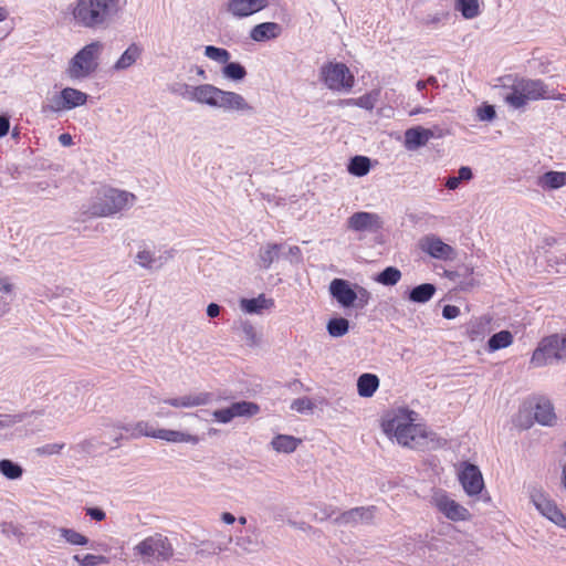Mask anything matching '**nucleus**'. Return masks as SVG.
<instances>
[{
  "mask_svg": "<svg viewBox=\"0 0 566 566\" xmlns=\"http://www.w3.org/2000/svg\"><path fill=\"white\" fill-rule=\"evenodd\" d=\"M337 512V509L333 505H323L318 507V511L315 513V518L323 522L332 516H334Z\"/></svg>",
  "mask_w": 566,
  "mask_h": 566,
  "instance_id": "603ef678",
  "label": "nucleus"
},
{
  "mask_svg": "<svg viewBox=\"0 0 566 566\" xmlns=\"http://www.w3.org/2000/svg\"><path fill=\"white\" fill-rule=\"evenodd\" d=\"M142 48L137 43H132L114 64V70L122 71L130 67L142 55Z\"/></svg>",
  "mask_w": 566,
  "mask_h": 566,
  "instance_id": "cd10ccee",
  "label": "nucleus"
},
{
  "mask_svg": "<svg viewBox=\"0 0 566 566\" xmlns=\"http://www.w3.org/2000/svg\"><path fill=\"white\" fill-rule=\"evenodd\" d=\"M420 248L430 256L440 260L450 259L454 252L451 245L444 243L440 238L436 235H428L423 238L420 242Z\"/></svg>",
  "mask_w": 566,
  "mask_h": 566,
  "instance_id": "2eb2a0df",
  "label": "nucleus"
},
{
  "mask_svg": "<svg viewBox=\"0 0 566 566\" xmlns=\"http://www.w3.org/2000/svg\"><path fill=\"white\" fill-rule=\"evenodd\" d=\"M437 289L431 283H422L408 292V300L413 303H426L432 298Z\"/></svg>",
  "mask_w": 566,
  "mask_h": 566,
  "instance_id": "c756f323",
  "label": "nucleus"
},
{
  "mask_svg": "<svg viewBox=\"0 0 566 566\" xmlns=\"http://www.w3.org/2000/svg\"><path fill=\"white\" fill-rule=\"evenodd\" d=\"M283 256L291 263H301L303 261L302 251L297 245L290 247L287 252L283 253Z\"/></svg>",
  "mask_w": 566,
  "mask_h": 566,
  "instance_id": "6e6d98bb",
  "label": "nucleus"
},
{
  "mask_svg": "<svg viewBox=\"0 0 566 566\" xmlns=\"http://www.w3.org/2000/svg\"><path fill=\"white\" fill-rule=\"evenodd\" d=\"M478 117L480 120H488L491 122L496 117V112L494 106L492 105H484L482 107L478 108Z\"/></svg>",
  "mask_w": 566,
  "mask_h": 566,
  "instance_id": "864d4df0",
  "label": "nucleus"
},
{
  "mask_svg": "<svg viewBox=\"0 0 566 566\" xmlns=\"http://www.w3.org/2000/svg\"><path fill=\"white\" fill-rule=\"evenodd\" d=\"M536 185L543 190L559 189L566 186V172L554 170L547 171L537 178Z\"/></svg>",
  "mask_w": 566,
  "mask_h": 566,
  "instance_id": "393cba45",
  "label": "nucleus"
},
{
  "mask_svg": "<svg viewBox=\"0 0 566 566\" xmlns=\"http://www.w3.org/2000/svg\"><path fill=\"white\" fill-rule=\"evenodd\" d=\"M59 534L67 544L73 546H87L90 544V538L74 528L60 527Z\"/></svg>",
  "mask_w": 566,
  "mask_h": 566,
  "instance_id": "72a5a7b5",
  "label": "nucleus"
},
{
  "mask_svg": "<svg viewBox=\"0 0 566 566\" xmlns=\"http://www.w3.org/2000/svg\"><path fill=\"white\" fill-rule=\"evenodd\" d=\"M136 196L132 192L115 188L105 189L90 206L91 217H108L133 206Z\"/></svg>",
  "mask_w": 566,
  "mask_h": 566,
  "instance_id": "20e7f679",
  "label": "nucleus"
},
{
  "mask_svg": "<svg viewBox=\"0 0 566 566\" xmlns=\"http://www.w3.org/2000/svg\"><path fill=\"white\" fill-rule=\"evenodd\" d=\"M458 178L460 181H469L473 178V172L470 167L463 166L459 169Z\"/></svg>",
  "mask_w": 566,
  "mask_h": 566,
  "instance_id": "338daca9",
  "label": "nucleus"
},
{
  "mask_svg": "<svg viewBox=\"0 0 566 566\" xmlns=\"http://www.w3.org/2000/svg\"><path fill=\"white\" fill-rule=\"evenodd\" d=\"M212 399L213 395L211 392H199L177 398H169L165 400V403L176 408H190L208 405L212 401Z\"/></svg>",
  "mask_w": 566,
  "mask_h": 566,
  "instance_id": "a211bd4d",
  "label": "nucleus"
},
{
  "mask_svg": "<svg viewBox=\"0 0 566 566\" xmlns=\"http://www.w3.org/2000/svg\"><path fill=\"white\" fill-rule=\"evenodd\" d=\"M134 554L144 563L168 562L174 556V547L166 536L155 534L138 543L134 547Z\"/></svg>",
  "mask_w": 566,
  "mask_h": 566,
  "instance_id": "423d86ee",
  "label": "nucleus"
},
{
  "mask_svg": "<svg viewBox=\"0 0 566 566\" xmlns=\"http://www.w3.org/2000/svg\"><path fill=\"white\" fill-rule=\"evenodd\" d=\"M357 293V298L354 304V306L358 307V308H363L365 307L367 304H368V301L370 298V293L364 289V287H359L358 292Z\"/></svg>",
  "mask_w": 566,
  "mask_h": 566,
  "instance_id": "bf43d9fd",
  "label": "nucleus"
},
{
  "mask_svg": "<svg viewBox=\"0 0 566 566\" xmlns=\"http://www.w3.org/2000/svg\"><path fill=\"white\" fill-rule=\"evenodd\" d=\"M283 243L268 242L259 249L258 266L261 270H269L274 261L279 260Z\"/></svg>",
  "mask_w": 566,
  "mask_h": 566,
  "instance_id": "6ab92c4d",
  "label": "nucleus"
},
{
  "mask_svg": "<svg viewBox=\"0 0 566 566\" xmlns=\"http://www.w3.org/2000/svg\"><path fill=\"white\" fill-rule=\"evenodd\" d=\"M218 96V108H222L224 111H253V107L245 101V98L235 92L223 91L220 88Z\"/></svg>",
  "mask_w": 566,
  "mask_h": 566,
  "instance_id": "f3484780",
  "label": "nucleus"
},
{
  "mask_svg": "<svg viewBox=\"0 0 566 566\" xmlns=\"http://www.w3.org/2000/svg\"><path fill=\"white\" fill-rule=\"evenodd\" d=\"M379 387V378L375 374L365 373L357 379V391L363 398L371 397Z\"/></svg>",
  "mask_w": 566,
  "mask_h": 566,
  "instance_id": "bb28decb",
  "label": "nucleus"
},
{
  "mask_svg": "<svg viewBox=\"0 0 566 566\" xmlns=\"http://www.w3.org/2000/svg\"><path fill=\"white\" fill-rule=\"evenodd\" d=\"M370 170V159L365 156H355L350 159L348 171L353 176L363 177Z\"/></svg>",
  "mask_w": 566,
  "mask_h": 566,
  "instance_id": "c9c22d12",
  "label": "nucleus"
},
{
  "mask_svg": "<svg viewBox=\"0 0 566 566\" xmlns=\"http://www.w3.org/2000/svg\"><path fill=\"white\" fill-rule=\"evenodd\" d=\"M321 80L333 91H350L355 77L348 66L340 62H328L321 67Z\"/></svg>",
  "mask_w": 566,
  "mask_h": 566,
  "instance_id": "0eeeda50",
  "label": "nucleus"
},
{
  "mask_svg": "<svg viewBox=\"0 0 566 566\" xmlns=\"http://www.w3.org/2000/svg\"><path fill=\"white\" fill-rule=\"evenodd\" d=\"M401 279V272L395 266H387L376 277V281L386 286H392Z\"/></svg>",
  "mask_w": 566,
  "mask_h": 566,
  "instance_id": "79ce46f5",
  "label": "nucleus"
},
{
  "mask_svg": "<svg viewBox=\"0 0 566 566\" xmlns=\"http://www.w3.org/2000/svg\"><path fill=\"white\" fill-rule=\"evenodd\" d=\"M65 448V443L64 442H61V443H48V444H44L42 447H39L35 449V452L38 455H53V454H59L61 453V451Z\"/></svg>",
  "mask_w": 566,
  "mask_h": 566,
  "instance_id": "de8ad7c7",
  "label": "nucleus"
},
{
  "mask_svg": "<svg viewBox=\"0 0 566 566\" xmlns=\"http://www.w3.org/2000/svg\"><path fill=\"white\" fill-rule=\"evenodd\" d=\"M212 416H213L214 420H217L218 422H221V423H228L235 418L233 415L231 405L227 408L214 410Z\"/></svg>",
  "mask_w": 566,
  "mask_h": 566,
  "instance_id": "3c124183",
  "label": "nucleus"
},
{
  "mask_svg": "<svg viewBox=\"0 0 566 566\" xmlns=\"http://www.w3.org/2000/svg\"><path fill=\"white\" fill-rule=\"evenodd\" d=\"M459 480L469 495H478L483 486V478L480 469L469 462L463 463V469L459 473Z\"/></svg>",
  "mask_w": 566,
  "mask_h": 566,
  "instance_id": "9b49d317",
  "label": "nucleus"
},
{
  "mask_svg": "<svg viewBox=\"0 0 566 566\" xmlns=\"http://www.w3.org/2000/svg\"><path fill=\"white\" fill-rule=\"evenodd\" d=\"M269 6L268 0H229L227 11L234 18L250 17Z\"/></svg>",
  "mask_w": 566,
  "mask_h": 566,
  "instance_id": "f8f14e48",
  "label": "nucleus"
},
{
  "mask_svg": "<svg viewBox=\"0 0 566 566\" xmlns=\"http://www.w3.org/2000/svg\"><path fill=\"white\" fill-rule=\"evenodd\" d=\"M433 137V133L421 126L409 128L405 132V146L409 150L417 149L424 146L430 138Z\"/></svg>",
  "mask_w": 566,
  "mask_h": 566,
  "instance_id": "4be33fe9",
  "label": "nucleus"
},
{
  "mask_svg": "<svg viewBox=\"0 0 566 566\" xmlns=\"http://www.w3.org/2000/svg\"><path fill=\"white\" fill-rule=\"evenodd\" d=\"M559 359L566 361V334H558Z\"/></svg>",
  "mask_w": 566,
  "mask_h": 566,
  "instance_id": "69168bd1",
  "label": "nucleus"
},
{
  "mask_svg": "<svg viewBox=\"0 0 566 566\" xmlns=\"http://www.w3.org/2000/svg\"><path fill=\"white\" fill-rule=\"evenodd\" d=\"M12 298L0 295V319L10 312Z\"/></svg>",
  "mask_w": 566,
  "mask_h": 566,
  "instance_id": "e2e57ef3",
  "label": "nucleus"
},
{
  "mask_svg": "<svg viewBox=\"0 0 566 566\" xmlns=\"http://www.w3.org/2000/svg\"><path fill=\"white\" fill-rule=\"evenodd\" d=\"M532 501L543 516L556 525L566 528V515L558 509L554 501L549 500L541 492L534 493Z\"/></svg>",
  "mask_w": 566,
  "mask_h": 566,
  "instance_id": "9d476101",
  "label": "nucleus"
},
{
  "mask_svg": "<svg viewBox=\"0 0 566 566\" xmlns=\"http://www.w3.org/2000/svg\"><path fill=\"white\" fill-rule=\"evenodd\" d=\"M331 295L343 306H354L357 293L352 289L348 281L343 279H334L329 284Z\"/></svg>",
  "mask_w": 566,
  "mask_h": 566,
  "instance_id": "4468645a",
  "label": "nucleus"
},
{
  "mask_svg": "<svg viewBox=\"0 0 566 566\" xmlns=\"http://www.w3.org/2000/svg\"><path fill=\"white\" fill-rule=\"evenodd\" d=\"M241 329L245 335V338L249 340L251 346L256 344V333L253 325L249 321H244L241 323Z\"/></svg>",
  "mask_w": 566,
  "mask_h": 566,
  "instance_id": "5fc2aeb1",
  "label": "nucleus"
},
{
  "mask_svg": "<svg viewBox=\"0 0 566 566\" xmlns=\"http://www.w3.org/2000/svg\"><path fill=\"white\" fill-rule=\"evenodd\" d=\"M222 74L226 78L232 81H242L247 76L245 67L239 62H227L222 67Z\"/></svg>",
  "mask_w": 566,
  "mask_h": 566,
  "instance_id": "58836bf2",
  "label": "nucleus"
},
{
  "mask_svg": "<svg viewBox=\"0 0 566 566\" xmlns=\"http://www.w3.org/2000/svg\"><path fill=\"white\" fill-rule=\"evenodd\" d=\"M86 515H88L92 520L96 522H102L105 520L106 514L99 507H88L86 509Z\"/></svg>",
  "mask_w": 566,
  "mask_h": 566,
  "instance_id": "052dcab7",
  "label": "nucleus"
},
{
  "mask_svg": "<svg viewBox=\"0 0 566 566\" xmlns=\"http://www.w3.org/2000/svg\"><path fill=\"white\" fill-rule=\"evenodd\" d=\"M13 291V285L9 282L8 279H0V293L2 295H8L10 297V294Z\"/></svg>",
  "mask_w": 566,
  "mask_h": 566,
  "instance_id": "774afa93",
  "label": "nucleus"
},
{
  "mask_svg": "<svg viewBox=\"0 0 566 566\" xmlns=\"http://www.w3.org/2000/svg\"><path fill=\"white\" fill-rule=\"evenodd\" d=\"M346 227L355 232L377 233L382 229L384 220L375 212L358 211L347 219Z\"/></svg>",
  "mask_w": 566,
  "mask_h": 566,
  "instance_id": "6e6552de",
  "label": "nucleus"
},
{
  "mask_svg": "<svg viewBox=\"0 0 566 566\" xmlns=\"http://www.w3.org/2000/svg\"><path fill=\"white\" fill-rule=\"evenodd\" d=\"M378 97H379V91L374 90L363 96H359L358 98H349V99L345 101V103L347 105H355L360 108L371 111L375 107L376 102L378 101Z\"/></svg>",
  "mask_w": 566,
  "mask_h": 566,
  "instance_id": "4c0bfd02",
  "label": "nucleus"
},
{
  "mask_svg": "<svg viewBox=\"0 0 566 566\" xmlns=\"http://www.w3.org/2000/svg\"><path fill=\"white\" fill-rule=\"evenodd\" d=\"M500 81L503 90H507L502 94L504 101L516 109L524 107L530 101L547 98L566 101V94H549L547 85L542 80L507 75Z\"/></svg>",
  "mask_w": 566,
  "mask_h": 566,
  "instance_id": "7ed1b4c3",
  "label": "nucleus"
},
{
  "mask_svg": "<svg viewBox=\"0 0 566 566\" xmlns=\"http://www.w3.org/2000/svg\"><path fill=\"white\" fill-rule=\"evenodd\" d=\"M460 314V308L455 305H446L442 310V316L446 319H453Z\"/></svg>",
  "mask_w": 566,
  "mask_h": 566,
  "instance_id": "680f3d73",
  "label": "nucleus"
},
{
  "mask_svg": "<svg viewBox=\"0 0 566 566\" xmlns=\"http://www.w3.org/2000/svg\"><path fill=\"white\" fill-rule=\"evenodd\" d=\"M534 418L543 426H553L556 421L553 403L546 398H538L534 406Z\"/></svg>",
  "mask_w": 566,
  "mask_h": 566,
  "instance_id": "5701e85b",
  "label": "nucleus"
},
{
  "mask_svg": "<svg viewBox=\"0 0 566 566\" xmlns=\"http://www.w3.org/2000/svg\"><path fill=\"white\" fill-rule=\"evenodd\" d=\"M454 9L461 12L464 19L471 20L480 14L479 0H455Z\"/></svg>",
  "mask_w": 566,
  "mask_h": 566,
  "instance_id": "473e14b6",
  "label": "nucleus"
},
{
  "mask_svg": "<svg viewBox=\"0 0 566 566\" xmlns=\"http://www.w3.org/2000/svg\"><path fill=\"white\" fill-rule=\"evenodd\" d=\"M291 409L300 413H304L306 411H312L314 409V403L308 397H302L293 400Z\"/></svg>",
  "mask_w": 566,
  "mask_h": 566,
  "instance_id": "09e8293b",
  "label": "nucleus"
},
{
  "mask_svg": "<svg viewBox=\"0 0 566 566\" xmlns=\"http://www.w3.org/2000/svg\"><path fill=\"white\" fill-rule=\"evenodd\" d=\"M301 440L287 434H277L273 438L271 446L277 452L291 453L296 450Z\"/></svg>",
  "mask_w": 566,
  "mask_h": 566,
  "instance_id": "2f4dec72",
  "label": "nucleus"
},
{
  "mask_svg": "<svg viewBox=\"0 0 566 566\" xmlns=\"http://www.w3.org/2000/svg\"><path fill=\"white\" fill-rule=\"evenodd\" d=\"M81 562L82 566H99L108 564V558L104 555L85 554Z\"/></svg>",
  "mask_w": 566,
  "mask_h": 566,
  "instance_id": "8fccbe9b",
  "label": "nucleus"
},
{
  "mask_svg": "<svg viewBox=\"0 0 566 566\" xmlns=\"http://www.w3.org/2000/svg\"><path fill=\"white\" fill-rule=\"evenodd\" d=\"M433 500L437 509L443 513L447 518L459 522L469 517V511L449 496L442 494L436 496Z\"/></svg>",
  "mask_w": 566,
  "mask_h": 566,
  "instance_id": "ddd939ff",
  "label": "nucleus"
},
{
  "mask_svg": "<svg viewBox=\"0 0 566 566\" xmlns=\"http://www.w3.org/2000/svg\"><path fill=\"white\" fill-rule=\"evenodd\" d=\"M558 348V334L544 337L533 352L531 363L537 367L545 366L553 360L560 361Z\"/></svg>",
  "mask_w": 566,
  "mask_h": 566,
  "instance_id": "1a4fd4ad",
  "label": "nucleus"
},
{
  "mask_svg": "<svg viewBox=\"0 0 566 566\" xmlns=\"http://www.w3.org/2000/svg\"><path fill=\"white\" fill-rule=\"evenodd\" d=\"M137 263L143 266L150 269L151 263L155 261L153 254L149 251H139L136 255Z\"/></svg>",
  "mask_w": 566,
  "mask_h": 566,
  "instance_id": "4d7b16f0",
  "label": "nucleus"
},
{
  "mask_svg": "<svg viewBox=\"0 0 566 566\" xmlns=\"http://www.w3.org/2000/svg\"><path fill=\"white\" fill-rule=\"evenodd\" d=\"M376 512V506H358L340 513L334 518L337 525L357 524L358 522H370Z\"/></svg>",
  "mask_w": 566,
  "mask_h": 566,
  "instance_id": "dca6fc26",
  "label": "nucleus"
},
{
  "mask_svg": "<svg viewBox=\"0 0 566 566\" xmlns=\"http://www.w3.org/2000/svg\"><path fill=\"white\" fill-rule=\"evenodd\" d=\"M234 417H253L260 412V406L252 401H237L231 405Z\"/></svg>",
  "mask_w": 566,
  "mask_h": 566,
  "instance_id": "f704fd0d",
  "label": "nucleus"
},
{
  "mask_svg": "<svg viewBox=\"0 0 566 566\" xmlns=\"http://www.w3.org/2000/svg\"><path fill=\"white\" fill-rule=\"evenodd\" d=\"M417 413L407 408L388 411L381 418L384 433L398 444L418 451H424L440 446V439L426 426L415 423Z\"/></svg>",
  "mask_w": 566,
  "mask_h": 566,
  "instance_id": "f257e3e1",
  "label": "nucleus"
},
{
  "mask_svg": "<svg viewBox=\"0 0 566 566\" xmlns=\"http://www.w3.org/2000/svg\"><path fill=\"white\" fill-rule=\"evenodd\" d=\"M282 31V27L276 22H263L252 28L250 38L255 42H264L279 38Z\"/></svg>",
  "mask_w": 566,
  "mask_h": 566,
  "instance_id": "412c9836",
  "label": "nucleus"
},
{
  "mask_svg": "<svg viewBox=\"0 0 566 566\" xmlns=\"http://www.w3.org/2000/svg\"><path fill=\"white\" fill-rule=\"evenodd\" d=\"M61 97L65 102L67 109H72L84 105L87 102L88 95L80 90L65 87L61 91Z\"/></svg>",
  "mask_w": 566,
  "mask_h": 566,
  "instance_id": "7c9ffc66",
  "label": "nucleus"
},
{
  "mask_svg": "<svg viewBox=\"0 0 566 566\" xmlns=\"http://www.w3.org/2000/svg\"><path fill=\"white\" fill-rule=\"evenodd\" d=\"M114 427L126 433V440L138 439L140 437H150L151 432V427L146 421H138L134 424L118 422Z\"/></svg>",
  "mask_w": 566,
  "mask_h": 566,
  "instance_id": "a878e982",
  "label": "nucleus"
},
{
  "mask_svg": "<svg viewBox=\"0 0 566 566\" xmlns=\"http://www.w3.org/2000/svg\"><path fill=\"white\" fill-rule=\"evenodd\" d=\"M513 342V335L509 331H501L493 334L489 340L488 346L491 352L499 350L510 346Z\"/></svg>",
  "mask_w": 566,
  "mask_h": 566,
  "instance_id": "e433bc0d",
  "label": "nucleus"
},
{
  "mask_svg": "<svg viewBox=\"0 0 566 566\" xmlns=\"http://www.w3.org/2000/svg\"><path fill=\"white\" fill-rule=\"evenodd\" d=\"M103 43L93 41L83 46L70 61L67 73L71 78H83L95 73Z\"/></svg>",
  "mask_w": 566,
  "mask_h": 566,
  "instance_id": "39448f33",
  "label": "nucleus"
},
{
  "mask_svg": "<svg viewBox=\"0 0 566 566\" xmlns=\"http://www.w3.org/2000/svg\"><path fill=\"white\" fill-rule=\"evenodd\" d=\"M326 328L332 337H342L348 333L349 322L344 317L332 318L328 321Z\"/></svg>",
  "mask_w": 566,
  "mask_h": 566,
  "instance_id": "a19ab883",
  "label": "nucleus"
},
{
  "mask_svg": "<svg viewBox=\"0 0 566 566\" xmlns=\"http://www.w3.org/2000/svg\"><path fill=\"white\" fill-rule=\"evenodd\" d=\"M219 87L211 84L198 85L192 88L190 98L200 104H207L211 107H217L219 103Z\"/></svg>",
  "mask_w": 566,
  "mask_h": 566,
  "instance_id": "aec40b11",
  "label": "nucleus"
},
{
  "mask_svg": "<svg viewBox=\"0 0 566 566\" xmlns=\"http://www.w3.org/2000/svg\"><path fill=\"white\" fill-rule=\"evenodd\" d=\"M273 305V300L266 298L264 294H260L254 298H242L240 301L241 308L250 314L260 313L262 310L271 308Z\"/></svg>",
  "mask_w": 566,
  "mask_h": 566,
  "instance_id": "c85d7f7f",
  "label": "nucleus"
},
{
  "mask_svg": "<svg viewBox=\"0 0 566 566\" xmlns=\"http://www.w3.org/2000/svg\"><path fill=\"white\" fill-rule=\"evenodd\" d=\"M205 55L213 61L226 64L230 60V53L228 50L217 48L213 45H207L205 49Z\"/></svg>",
  "mask_w": 566,
  "mask_h": 566,
  "instance_id": "c03bdc74",
  "label": "nucleus"
},
{
  "mask_svg": "<svg viewBox=\"0 0 566 566\" xmlns=\"http://www.w3.org/2000/svg\"><path fill=\"white\" fill-rule=\"evenodd\" d=\"M67 106L65 102L61 97V92L52 96L48 104H43L41 107V112L43 114L46 113H59L62 111H66Z\"/></svg>",
  "mask_w": 566,
  "mask_h": 566,
  "instance_id": "a18cd8bd",
  "label": "nucleus"
},
{
  "mask_svg": "<svg viewBox=\"0 0 566 566\" xmlns=\"http://www.w3.org/2000/svg\"><path fill=\"white\" fill-rule=\"evenodd\" d=\"M123 0H76L71 9L74 25L90 31H105L119 19Z\"/></svg>",
  "mask_w": 566,
  "mask_h": 566,
  "instance_id": "f03ea898",
  "label": "nucleus"
},
{
  "mask_svg": "<svg viewBox=\"0 0 566 566\" xmlns=\"http://www.w3.org/2000/svg\"><path fill=\"white\" fill-rule=\"evenodd\" d=\"M200 545L202 548L197 549L196 554L201 557L219 554L224 549L221 544L212 541H202Z\"/></svg>",
  "mask_w": 566,
  "mask_h": 566,
  "instance_id": "49530a36",
  "label": "nucleus"
},
{
  "mask_svg": "<svg viewBox=\"0 0 566 566\" xmlns=\"http://www.w3.org/2000/svg\"><path fill=\"white\" fill-rule=\"evenodd\" d=\"M448 17H449L448 12L437 13L434 15H429L424 20V24H427V25H429V24H438V23L442 22L443 20H446Z\"/></svg>",
  "mask_w": 566,
  "mask_h": 566,
  "instance_id": "0e129e2a",
  "label": "nucleus"
},
{
  "mask_svg": "<svg viewBox=\"0 0 566 566\" xmlns=\"http://www.w3.org/2000/svg\"><path fill=\"white\" fill-rule=\"evenodd\" d=\"M150 437L168 442H190L192 444H197L199 442V438L197 436L170 429L155 430L151 428Z\"/></svg>",
  "mask_w": 566,
  "mask_h": 566,
  "instance_id": "b1692460",
  "label": "nucleus"
},
{
  "mask_svg": "<svg viewBox=\"0 0 566 566\" xmlns=\"http://www.w3.org/2000/svg\"><path fill=\"white\" fill-rule=\"evenodd\" d=\"M0 473L9 480H17L22 476L23 469L20 464L9 459H3L0 461Z\"/></svg>",
  "mask_w": 566,
  "mask_h": 566,
  "instance_id": "ea45409f",
  "label": "nucleus"
},
{
  "mask_svg": "<svg viewBox=\"0 0 566 566\" xmlns=\"http://www.w3.org/2000/svg\"><path fill=\"white\" fill-rule=\"evenodd\" d=\"M23 419L22 415H6L0 416V429L11 427L18 422H21Z\"/></svg>",
  "mask_w": 566,
  "mask_h": 566,
  "instance_id": "13d9d810",
  "label": "nucleus"
},
{
  "mask_svg": "<svg viewBox=\"0 0 566 566\" xmlns=\"http://www.w3.org/2000/svg\"><path fill=\"white\" fill-rule=\"evenodd\" d=\"M234 543L240 551L248 554L256 552L260 545L258 538L249 534L235 536Z\"/></svg>",
  "mask_w": 566,
  "mask_h": 566,
  "instance_id": "37998d69",
  "label": "nucleus"
}]
</instances>
